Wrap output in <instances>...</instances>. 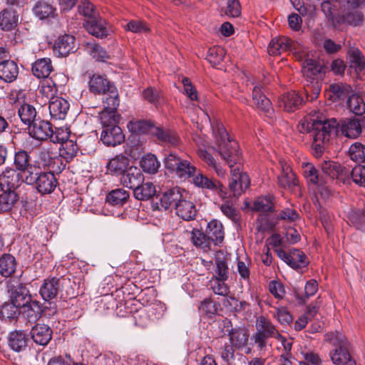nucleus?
I'll return each mask as SVG.
<instances>
[{
  "instance_id": "nucleus-18",
  "label": "nucleus",
  "mask_w": 365,
  "mask_h": 365,
  "mask_svg": "<svg viewBox=\"0 0 365 365\" xmlns=\"http://www.w3.org/2000/svg\"><path fill=\"white\" fill-rule=\"evenodd\" d=\"M76 50L75 38L73 36L65 34L59 36L55 41L53 51L58 56H66Z\"/></svg>"
},
{
  "instance_id": "nucleus-52",
  "label": "nucleus",
  "mask_w": 365,
  "mask_h": 365,
  "mask_svg": "<svg viewBox=\"0 0 365 365\" xmlns=\"http://www.w3.org/2000/svg\"><path fill=\"white\" fill-rule=\"evenodd\" d=\"M227 279L212 277L209 282L210 289L215 294L227 296L230 293V289L225 283Z\"/></svg>"
},
{
  "instance_id": "nucleus-31",
  "label": "nucleus",
  "mask_w": 365,
  "mask_h": 365,
  "mask_svg": "<svg viewBox=\"0 0 365 365\" xmlns=\"http://www.w3.org/2000/svg\"><path fill=\"white\" fill-rule=\"evenodd\" d=\"M134 197L139 200H147L152 198L157 193V189L154 184H137L131 186Z\"/></svg>"
},
{
  "instance_id": "nucleus-49",
  "label": "nucleus",
  "mask_w": 365,
  "mask_h": 365,
  "mask_svg": "<svg viewBox=\"0 0 365 365\" xmlns=\"http://www.w3.org/2000/svg\"><path fill=\"white\" fill-rule=\"evenodd\" d=\"M349 109L356 115H362L365 113V103L359 94H351L347 100Z\"/></svg>"
},
{
  "instance_id": "nucleus-2",
  "label": "nucleus",
  "mask_w": 365,
  "mask_h": 365,
  "mask_svg": "<svg viewBox=\"0 0 365 365\" xmlns=\"http://www.w3.org/2000/svg\"><path fill=\"white\" fill-rule=\"evenodd\" d=\"M212 133L215 138V149L232 168L240 158L237 142L230 140L227 130L221 123H217L213 127Z\"/></svg>"
},
{
  "instance_id": "nucleus-33",
  "label": "nucleus",
  "mask_w": 365,
  "mask_h": 365,
  "mask_svg": "<svg viewBox=\"0 0 365 365\" xmlns=\"http://www.w3.org/2000/svg\"><path fill=\"white\" fill-rule=\"evenodd\" d=\"M129 164V160L127 157L119 155L111 159L108 165L107 170L113 175H123Z\"/></svg>"
},
{
  "instance_id": "nucleus-27",
  "label": "nucleus",
  "mask_w": 365,
  "mask_h": 365,
  "mask_svg": "<svg viewBox=\"0 0 365 365\" xmlns=\"http://www.w3.org/2000/svg\"><path fill=\"white\" fill-rule=\"evenodd\" d=\"M303 102V98L295 91H289L284 94L280 101V106L287 112H293L298 109Z\"/></svg>"
},
{
  "instance_id": "nucleus-51",
  "label": "nucleus",
  "mask_w": 365,
  "mask_h": 365,
  "mask_svg": "<svg viewBox=\"0 0 365 365\" xmlns=\"http://www.w3.org/2000/svg\"><path fill=\"white\" fill-rule=\"evenodd\" d=\"M143 181L144 176L143 173L135 166L127 168L121 178V182H143Z\"/></svg>"
},
{
  "instance_id": "nucleus-38",
  "label": "nucleus",
  "mask_w": 365,
  "mask_h": 365,
  "mask_svg": "<svg viewBox=\"0 0 365 365\" xmlns=\"http://www.w3.org/2000/svg\"><path fill=\"white\" fill-rule=\"evenodd\" d=\"M16 262L9 254H4L0 257V274L2 277H9L15 272Z\"/></svg>"
},
{
  "instance_id": "nucleus-8",
  "label": "nucleus",
  "mask_w": 365,
  "mask_h": 365,
  "mask_svg": "<svg viewBox=\"0 0 365 365\" xmlns=\"http://www.w3.org/2000/svg\"><path fill=\"white\" fill-rule=\"evenodd\" d=\"M297 46L292 41L285 36L274 38L267 48L269 54L277 56L287 51H294L296 58L303 63L304 59L309 58L304 51H297Z\"/></svg>"
},
{
  "instance_id": "nucleus-4",
  "label": "nucleus",
  "mask_w": 365,
  "mask_h": 365,
  "mask_svg": "<svg viewBox=\"0 0 365 365\" xmlns=\"http://www.w3.org/2000/svg\"><path fill=\"white\" fill-rule=\"evenodd\" d=\"M302 71L307 81H310L309 84L307 83L304 86L307 99L314 101L320 93L321 84L319 79L322 78V73L325 72V68L317 60L307 58L302 63Z\"/></svg>"
},
{
  "instance_id": "nucleus-11",
  "label": "nucleus",
  "mask_w": 365,
  "mask_h": 365,
  "mask_svg": "<svg viewBox=\"0 0 365 365\" xmlns=\"http://www.w3.org/2000/svg\"><path fill=\"white\" fill-rule=\"evenodd\" d=\"M200 185L202 188H207L210 190L217 189L218 193L221 198L224 200H231L232 198H237L244 192L245 189L242 184H219L217 187V184H197Z\"/></svg>"
},
{
  "instance_id": "nucleus-30",
  "label": "nucleus",
  "mask_w": 365,
  "mask_h": 365,
  "mask_svg": "<svg viewBox=\"0 0 365 365\" xmlns=\"http://www.w3.org/2000/svg\"><path fill=\"white\" fill-rule=\"evenodd\" d=\"M274 196L272 195L259 196L253 203L251 210L264 213L274 210Z\"/></svg>"
},
{
  "instance_id": "nucleus-29",
  "label": "nucleus",
  "mask_w": 365,
  "mask_h": 365,
  "mask_svg": "<svg viewBox=\"0 0 365 365\" xmlns=\"http://www.w3.org/2000/svg\"><path fill=\"white\" fill-rule=\"evenodd\" d=\"M215 263L216 264V269L215 274L212 277L227 279L229 277L227 259L222 251L219 250L215 252Z\"/></svg>"
},
{
  "instance_id": "nucleus-25",
  "label": "nucleus",
  "mask_w": 365,
  "mask_h": 365,
  "mask_svg": "<svg viewBox=\"0 0 365 365\" xmlns=\"http://www.w3.org/2000/svg\"><path fill=\"white\" fill-rule=\"evenodd\" d=\"M11 292V299L16 304V306L24 307L26 302L31 299V295L26 287L22 284L17 286L9 285Z\"/></svg>"
},
{
  "instance_id": "nucleus-61",
  "label": "nucleus",
  "mask_w": 365,
  "mask_h": 365,
  "mask_svg": "<svg viewBox=\"0 0 365 365\" xmlns=\"http://www.w3.org/2000/svg\"><path fill=\"white\" fill-rule=\"evenodd\" d=\"M24 312L27 313V317L30 319L36 320L41 313V307L40 303L37 301H33L30 299L24 307Z\"/></svg>"
},
{
  "instance_id": "nucleus-46",
  "label": "nucleus",
  "mask_w": 365,
  "mask_h": 365,
  "mask_svg": "<svg viewBox=\"0 0 365 365\" xmlns=\"http://www.w3.org/2000/svg\"><path fill=\"white\" fill-rule=\"evenodd\" d=\"M129 197L128 191L123 189H115L108 193L106 202L113 206L123 205Z\"/></svg>"
},
{
  "instance_id": "nucleus-3",
  "label": "nucleus",
  "mask_w": 365,
  "mask_h": 365,
  "mask_svg": "<svg viewBox=\"0 0 365 365\" xmlns=\"http://www.w3.org/2000/svg\"><path fill=\"white\" fill-rule=\"evenodd\" d=\"M338 122L334 118L314 120L312 123V148L317 156L321 155L325 146L337 132Z\"/></svg>"
},
{
  "instance_id": "nucleus-41",
  "label": "nucleus",
  "mask_w": 365,
  "mask_h": 365,
  "mask_svg": "<svg viewBox=\"0 0 365 365\" xmlns=\"http://www.w3.org/2000/svg\"><path fill=\"white\" fill-rule=\"evenodd\" d=\"M111 86L113 85L100 75H93L89 81L90 91L95 93H105Z\"/></svg>"
},
{
  "instance_id": "nucleus-62",
  "label": "nucleus",
  "mask_w": 365,
  "mask_h": 365,
  "mask_svg": "<svg viewBox=\"0 0 365 365\" xmlns=\"http://www.w3.org/2000/svg\"><path fill=\"white\" fill-rule=\"evenodd\" d=\"M349 219L357 229H365V208L361 211H351L349 213Z\"/></svg>"
},
{
  "instance_id": "nucleus-60",
  "label": "nucleus",
  "mask_w": 365,
  "mask_h": 365,
  "mask_svg": "<svg viewBox=\"0 0 365 365\" xmlns=\"http://www.w3.org/2000/svg\"><path fill=\"white\" fill-rule=\"evenodd\" d=\"M225 51L222 47L215 46L209 48L206 59L213 65H217L224 60Z\"/></svg>"
},
{
  "instance_id": "nucleus-26",
  "label": "nucleus",
  "mask_w": 365,
  "mask_h": 365,
  "mask_svg": "<svg viewBox=\"0 0 365 365\" xmlns=\"http://www.w3.org/2000/svg\"><path fill=\"white\" fill-rule=\"evenodd\" d=\"M178 216L184 220H192L195 218L197 210L195 205L187 197H185L180 202H178L175 207Z\"/></svg>"
},
{
  "instance_id": "nucleus-36",
  "label": "nucleus",
  "mask_w": 365,
  "mask_h": 365,
  "mask_svg": "<svg viewBox=\"0 0 365 365\" xmlns=\"http://www.w3.org/2000/svg\"><path fill=\"white\" fill-rule=\"evenodd\" d=\"M18 115L21 122L28 127L39 118H37L36 108L28 103H24L19 108Z\"/></svg>"
},
{
  "instance_id": "nucleus-57",
  "label": "nucleus",
  "mask_w": 365,
  "mask_h": 365,
  "mask_svg": "<svg viewBox=\"0 0 365 365\" xmlns=\"http://www.w3.org/2000/svg\"><path fill=\"white\" fill-rule=\"evenodd\" d=\"M350 158L356 163H364L365 161V146L360 143H353L349 150Z\"/></svg>"
},
{
  "instance_id": "nucleus-32",
  "label": "nucleus",
  "mask_w": 365,
  "mask_h": 365,
  "mask_svg": "<svg viewBox=\"0 0 365 365\" xmlns=\"http://www.w3.org/2000/svg\"><path fill=\"white\" fill-rule=\"evenodd\" d=\"M53 70L50 58L38 59L32 65V73L38 78H47Z\"/></svg>"
},
{
  "instance_id": "nucleus-20",
  "label": "nucleus",
  "mask_w": 365,
  "mask_h": 365,
  "mask_svg": "<svg viewBox=\"0 0 365 365\" xmlns=\"http://www.w3.org/2000/svg\"><path fill=\"white\" fill-rule=\"evenodd\" d=\"M101 140L108 146H115L124 140V135L119 126H111L103 128Z\"/></svg>"
},
{
  "instance_id": "nucleus-28",
  "label": "nucleus",
  "mask_w": 365,
  "mask_h": 365,
  "mask_svg": "<svg viewBox=\"0 0 365 365\" xmlns=\"http://www.w3.org/2000/svg\"><path fill=\"white\" fill-rule=\"evenodd\" d=\"M205 232L207 237L212 240L214 248L224 240L223 227L217 220H214L208 222Z\"/></svg>"
},
{
  "instance_id": "nucleus-19",
  "label": "nucleus",
  "mask_w": 365,
  "mask_h": 365,
  "mask_svg": "<svg viewBox=\"0 0 365 365\" xmlns=\"http://www.w3.org/2000/svg\"><path fill=\"white\" fill-rule=\"evenodd\" d=\"M83 26L89 34L97 38H103L108 35L106 22L99 15L91 20L85 21Z\"/></svg>"
},
{
  "instance_id": "nucleus-17",
  "label": "nucleus",
  "mask_w": 365,
  "mask_h": 365,
  "mask_svg": "<svg viewBox=\"0 0 365 365\" xmlns=\"http://www.w3.org/2000/svg\"><path fill=\"white\" fill-rule=\"evenodd\" d=\"M51 128L50 123L40 118L28 127L30 136L38 140H45L49 138Z\"/></svg>"
},
{
  "instance_id": "nucleus-21",
  "label": "nucleus",
  "mask_w": 365,
  "mask_h": 365,
  "mask_svg": "<svg viewBox=\"0 0 365 365\" xmlns=\"http://www.w3.org/2000/svg\"><path fill=\"white\" fill-rule=\"evenodd\" d=\"M52 333L48 325L38 324L31 330V336L36 344L46 346L51 341Z\"/></svg>"
},
{
  "instance_id": "nucleus-15",
  "label": "nucleus",
  "mask_w": 365,
  "mask_h": 365,
  "mask_svg": "<svg viewBox=\"0 0 365 365\" xmlns=\"http://www.w3.org/2000/svg\"><path fill=\"white\" fill-rule=\"evenodd\" d=\"M70 108L68 101L63 98L56 97L50 99L48 110L51 118L53 120H63L66 118Z\"/></svg>"
},
{
  "instance_id": "nucleus-12",
  "label": "nucleus",
  "mask_w": 365,
  "mask_h": 365,
  "mask_svg": "<svg viewBox=\"0 0 365 365\" xmlns=\"http://www.w3.org/2000/svg\"><path fill=\"white\" fill-rule=\"evenodd\" d=\"M365 124V119H358L356 118H347L341 119L338 123V128H340L341 133L349 138H356L362 130V126Z\"/></svg>"
},
{
  "instance_id": "nucleus-48",
  "label": "nucleus",
  "mask_w": 365,
  "mask_h": 365,
  "mask_svg": "<svg viewBox=\"0 0 365 365\" xmlns=\"http://www.w3.org/2000/svg\"><path fill=\"white\" fill-rule=\"evenodd\" d=\"M103 107L109 110H116L119 106L118 94L115 88L113 86L110 89L103 93Z\"/></svg>"
},
{
  "instance_id": "nucleus-53",
  "label": "nucleus",
  "mask_w": 365,
  "mask_h": 365,
  "mask_svg": "<svg viewBox=\"0 0 365 365\" xmlns=\"http://www.w3.org/2000/svg\"><path fill=\"white\" fill-rule=\"evenodd\" d=\"M58 148L52 145L43 146L38 153V158L45 165H50L53 160L57 158L58 153Z\"/></svg>"
},
{
  "instance_id": "nucleus-23",
  "label": "nucleus",
  "mask_w": 365,
  "mask_h": 365,
  "mask_svg": "<svg viewBox=\"0 0 365 365\" xmlns=\"http://www.w3.org/2000/svg\"><path fill=\"white\" fill-rule=\"evenodd\" d=\"M19 21L16 11L10 9H3L0 12V29L3 31H11L16 29Z\"/></svg>"
},
{
  "instance_id": "nucleus-63",
  "label": "nucleus",
  "mask_w": 365,
  "mask_h": 365,
  "mask_svg": "<svg viewBox=\"0 0 365 365\" xmlns=\"http://www.w3.org/2000/svg\"><path fill=\"white\" fill-rule=\"evenodd\" d=\"M349 60L351 66L354 67L356 71L364 69L365 63L359 49L356 48L349 51Z\"/></svg>"
},
{
  "instance_id": "nucleus-37",
  "label": "nucleus",
  "mask_w": 365,
  "mask_h": 365,
  "mask_svg": "<svg viewBox=\"0 0 365 365\" xmlns=\"http://www.w3.org/2000/svg\"><path fill=\"white\" fill-rule=\"evenodd\" d=\"M249 335L245 329H232L229 332L230 344L236 349L245 346L248 341Z\"/></svg>"
},
{
  "instance_id": "nucleus-59",
  "label": "nucleus",
  "mask_w": 365,
  "mask_h": 365,
  "mask_svg": "<svg viewBox=\"0 0 365 365\" xmlns=\"http://www.w3.org/2000/svg\"><path fill=\"white\" fill-rule=\"evenodd\" d=\"M87 50L92 57L96 61L104 62L110 58L106 51L97 43H88Z\"/></svg>"
},
{
  "instance_id": "nucleus-45",
  "label": "nucleus",
  "mask_w": 365,
  "mask_h": 365,
  "mask_svg": "<svg viewBox=\"0 0 365 365\" xmlns=\"http://www.w3.org/2000/svg\"><path fill=\"white\" fill-rule=\"evenodd\" d=\"M34 14L40 19H45L55 16L56 9L46 1H38L33 9Z\"/></svg>"
},
{
  "instance_id": "nucleus-1",
  "label": "nucleus",
  "mask_w": 365,
  "mask_h": 365,
  "mask_svg": "<svg viewBox=\"0 0 365 365\" xmlns=\"http://www.w3.org/2000/svg\"><path fill=\"white\" fill-rule=\"evenodd\" d=\"M364 0H324L322 2V11L325 16L334 21L339 18L343 23L353 26H359L364 19L358 8Z\"/></svg>"
},
{
  "instance_id": "nucleus-16",
  "label": "nucleus",
  "mask_w": 365,
  "mask_h": 365,
  "mask_svg": "<svg viewBox=\"0 0 365 365\" xmlns=\"http://www.w3.org/2000/svg\"><path fill=\"white\" fill-rule=\"evenodd\" d=\"M185 197H188V193L179 187H173L165 192L160 198V205L167 210L171 206L176 207Z\"/></svg>"
},
{
  "instance_id": "nucleus-64",
  "label": "nucleus",
  "mask_w": 365,
  "mask_h": 365,
  "mask_svg": "<svg viewBox=\"0 0 365 365\" xmlns=\"http://www.w3.org/2000/svg\"><path fill=\"white\" fill-rule=\"evenodd\" d=\"M69 132L67 128H56L55 130L51 128V134L50 135V140L53 143H63L66 140H69Z\"/></svg>"
},
{
  "instance_id": "nucleus-43",
  "label": "nucleus",
  "mask_w": 365,
  "mask_h": 365,
  "mask_svg": "<svg viewBox=\"0 0 365 365\" xmlns=\"http://www.w3.org/2000/svg\"><path fill=\"white\" fill-rule=\"evenodd\" d=\"M140 163L143 170L149 174H155L160 166L156 156L152 153L144 155Z\"/></svg>"
},
{
  "instance_id": "nucleus-9",
  "label": "nucleus",
  "mask_w": 365,
  "mask_h": 365,
  "mask_svg": "<svg viewBox=\"0 0 365 365\" xmlns=\"http://www.w3.org/2000/svg\"><path fill=\"white\" fill-rule=\"evenodd\" d=\"M178 166L174 170L175 175L182 180L192 181V182H213L198 170L188 160H184L178 163Z\"/></svg>"
},
{
  "instance_id": "nucleus-14",
  "label": "nucleus",
  "mask_w": 365,
  "mask_h": 365,
  "mask_svg": "<svg viewBox=\"0 0 365 365\" xmlns=\"http://www.w3.org/2000/svg\"><path fill=\"white\" fill-rule=\"evenodd\" d=\"M252 100L257 109L266 117L272 118L273 108L270 100L262 91V87L255 86L252 90Z\"/></svg>"
},
{
  "instance_id": "nucleus-22",
  "label": "nucleus",
  "mask_w": 365,
  "mask_h": 365,
  "mask_svg": "<svg viewBox=\"0 0 365 365\" xmlns=\"http://www.w3.org/2000/svg\"><path fill=\"white\" fill-rule=\"evenodd\" d=\"M190 240L192 244L202 250L205 252L214 250L212 240L207 237V234L202 232L200 230L194 228L190 232Z\"/></svg>"
},
{
  "instance_id": "nucleus-50",
  "label": "nucleus",
  "mask_w": 365,
  "mask_h": 365,
  "mask_svg": "<svg viewBox=\"0 0 365 365\" xmlns=\"http://www.w3.org/2000/svg\"><path fill=\"white\" fill-rule=\"evenodd\" d=\"M312 187H309V189L313 190L315 192L314 197L312 199L314 204L317 207V210L322 214L321 210V205L319 203V198H327L331 191L328 189L327 187L324 186V184H311Z\"/></svg>"
},
{
  "instance_id": "nucleus-6",
  "label": "nucleus",
  "mask_w": 365,
  "mask_h": 365,
  "mask_svg": "<svg viewBox=\"0 0 365 365\" xmlns=\"http://www.w3.org/2000/svg\"><path fill=\"white\" fill-rule=\"evenodd\" d=\"M127 127L131 133L136 135L148 133L155 136L163 143H168L171 145H175L178 143V138L174 133L165 131L148 121H130L128 123Z\"/></svg>"
},
{
  "instance_id": "nucleus-44",
  "label": "nucleus",
  "mask_w": 365,
  "mask_h": 365,
  "mask_svg": "<svg viewBox=\"0 0 365 365\" xmlns=\"http://www.w3.org/2000/svg\"><path fill=\"white\" fill-rule=\"evenodd\" d=\"M58 150L59 155L66 162H70L76 155L78 148L76 143L70 140L62 143Z\"/></svg>"
},
{
  "instance_id": "nucleus-10",
  "label": "nucleus",
  "mask_w": 365,
  "mask_h": 365,
  "mask_svg": "<svg viewBox=\"0 0 365 365\" xmlns=\"http://www.w3.org/2000/svg\"><path fill=\"white\" fill-rule=\"evenodd\" d=\"M70 283V279L65 277H51L44 279L40 287L39 293L45 301L55 299L63 287Z\"/></svg>"
},
{
  "instance_id": "nucleus-54",
  "label": "nucleus",
  "mask_w": 365,
  "mask_h": 365,
  "mask_svg": "<svg viewBox=\"0 0 365 365\" xmlns=\"http://www.w3.org/2000/svg\"><path fill=\"white\" fill-rule=\"evenodd\" d=\"M116 110H109L105 109L100 113V120L103 128L118 126L116 123L118 121L119 116L116 115Z\"/></svg>"
},
{
  "instance_id": "nucleus-56",
  "label": "nucleus",
  "mask_w": 365,
  "mask_h": 365,
  "mask_svg": "<svg viewBox=\"0 0 365 365\" xmlns=\"http://www.w3.org/2000/svg\"><path fill=\"white\" fill-rule=\"evenodd\" d=\"M57 179L52 172L30 173L28 182H57Z\"/></svg>"
},
{
  "instance_id": "nucleus-58",
  "label": "nucleus",
  "mask_w": 365,
  "mask_h": 365,
  "mask_svg": "<svg viewBox=\"0 0 365 365\" xmlns=\"http://www.w3.org/2000/svg\"><path fill=\"white\" fill-rule=\"evenodd\" d=\"M78 13L85 17V21L91 20L98 14L94 6L88 1L83 0L78 6Z\"/></svg>"
},
{
  "instance_id": "nucleus-34",
  "label": "nucleus",
  "mask_w": 365,
  "mask_h": 365,
  "mask_svg": "<svg viewBox=\"0 0 365 365\" xmlns=\"http://www.w3.org/2000/svg\"><path fill=\"white\" fill-rule=\"evenodd\" d=\"M29 338L25 332L15 331L10 334L9 337V345L11 349L16 352L24 350L27 346Z\"/></svg>"
},
{
  "instance_id": "nucleus-7",
  "label": "nucleus",
  "mask_w": 365,
  "mask_h": 365,
  "mask_svg": "<svg viewBox=\"0 0 365 365\" xmlns=\"http://www.w3.org/2000/svg\"><path fill=\"white\" fill-rule=\"evenodd\" d=\"M279 333L272 322L264 316H259L256 320V331L251 339L254 341L259 351L265 350L269 338H277Z\"/></svg>"
},
{
  "instance_id": "nucleus-39",
  "label": "nucleus",
  "mask_w": 365,
  "mask_h": 365,
  "mask_svg": "<svg viewBox=\"0 0 365 365\" xmlns=\"http://www.w3.org/2000/svg\"><path fill=\"white\" fill-rule=\"evenodd\" d=\"M329 91L331 93L330 98L334 101L345 98L351 92V87L346 83H332L329 86Z\"/></svg>"
},
{
  "instance_id": "nucleus-42",
  "label": "nucleus",
  "mask_w": 365,
  "mask_h": 365,
  "mask_svg": "<svg viewBox=\"0 0 365 365\" xmlns=\"http://www.w3.org/2000/svg\"><path fill=\"white\" fill-rule=\"evenodd\" d=\"M29 153L24 150H19L15 153L14 164L17 170L24 173V175H29L31 173L28 170L30 165Z\"/></svg>"
},
{
  "instance_id": "nucleus-35",
  "label": "nucleus",
  "mask_w": 365,
  "mask_h": 365,
  "mask_svg": "<svg viewBox=\"0 0 365 365\" xmlns=\"http://www.w3.org/2000/svg\"><path fill=\"white\" fill-rule=\"evenodd\" d=\"M321 168L324 174L329 176L330 179H337L344 182V172L339 163L331 160H324L321 165Z\"/></svg>"
},
{
  "instance_id": "nucleus-40",
  "label": "nucleus",
  "mask_w": 365,
  "mask_h": 365,
  "mask_svg": "<svg viewBox=\"0 0 365 365\" xmlns=\"http://www.w3.org/2000/svg\"><path fill=\"white\" fill-rule=\"evenodd\" d=\"M29 175L13 168H6L0 175V182H28Z\"/></svg>"
},
{
  "instance_id": "nucleus-24",
  "label": "nucleus",
  "mask_w": 365,
  "mask_h": 365,
  "mask_svg": "<svg viewBox=\"0 0 365 365\" xmlns=\"http://www.w3.org/2000/svg\"><path fill=\"white\" fill-rule=\"evenodd\" d=\"M18 74L19 67L14 61L6 60L0 63V78L4 82H13Z\"/></svg>"
},
{
  "instance_id": "nucleus-55",
  "label": "nucleus",
  "mask_w": 365,
  "mask_h": 365,
  "mask_svg": "<svg viewBox=\"0 0 365 365\" xmlns=\"http://www.w3.org/2000/svg\"><path fill=\"white\" fill-rule=\"evenodd\" d=\"M318 290V283L316 280L311 279L307 282L304 287V294H296V297L300 304H304L309 297L314 296Z\"/></svg>"
},
{
  "instance_id": "nucleus-13",
  "label": "nucleus",
  "mask_w": 365,
  "mask_h": 365,
  "mask_svg": "<svg viewBox=\"0 0 365 365\" xmlns=\"http://www.w3.org/2000/svg\"><path fill=\"white\" fill-rule=\"evenodd\" d=\"M15 184H0V212L9 211L17 201Z\"/></svg>"
},
{
  "instance_id": "nucleus-47",
  "label": "nucleus",
  "mask_w": 365,
  "mask_h": 365,
  "mask_svg": "<svg viewBox=\"0 0 365 365\" xmlns=\"http://www.w3.org/2000/svg\"><path fill=\"white\" fill-rule=\"evenodd\" d=\"M289 257L290 262H289V265L295 269L304 268L309 264L306 255L297 249L290 250Z\"/></svg>"
},
{
  "instance_id": "nucleus-5",
  "label": "nucleus",
  "mask_w": 365,
  "mask_h": 365,
  "mask_svg": "<svg viewBox=\"0 0 365 365\" xmlns=\"http://www.w3.org/2000/svg\"><path fill=\"white\" fill-rule=\"evenodd\" d=\"M325 341L335 348L329 352L332 363L335 365H356L347 349L345 336L339 332H329L325 334Z\"/></svg>"
}]
</instances>
